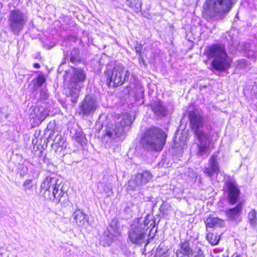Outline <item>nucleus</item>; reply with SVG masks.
<instances>
[{"mask_svg": "<svg viewBox=\"0 0 257 257\" xmlns=\"http://www.w3.org/2000/svg\"><path fill=\"white\" fill-rule=\"evenodd\" d=\"M189 119L192 130L194 132L196 138L198 141L197 144V155L198 156L210 154V134L203 130L204 119L202 116L196 111H191L189 113Z\"/></svg>", "mask_w": 257, "mask_h": 257, "instance_id": "nucleus-1", "label": "nucleus"}, {"mask_svg": "<svg viewBox=\"0 0 257 257\" xmlns=\"http://www.w3.org/2000/svg\"><path fill=\"white\" fill-rule=\"evenodd\" d=\"M166 141V135L161 128L150 127L143 135L141 144L143 148L149 151H160L162 150Z\"/></svg>", "mask_w": 257, "mask_h": 257, "instance_id": "nucleus-2", "label": "nucleus"}, {"mask_svg": "<svg viewBox=\"0 0 257 257\" xmlns=\"http://www.w3.org/2000/svg\"><path fill=\"white\" fill-rule=\"evenodd\" d=\"M204 54L208 59H212L211 66L217 71H224L228 69L230 63L223 45H211L206 47Z\"/></svg>", "mask_w": 257, "mask_h": 257, "instance_id": "nucleus-3", "label": "nucleus"}, {"mask_svg": "<svg viewBox=\"0 0 257 257\" xmlns=\"http://www.w3.org/2000/svg\"><path fill=\"white\" fill-rule=\"evenodd\" d=\"M237 0H206L204 13L214 20L222 19Z\"/></svg>", "mask_w": 257, "mask_h": 257, "instance_id": "nucleus-4", "label": "nucleus"}, {"mask_svg": "<svg viewBox=\"0 0 257 257\" xmlns=\"http://www.w3.org/2000/svg\"><path fill=\"white\" fill-rule=\"evenodd\" d=\"M149 217L150 215H148L145 219L139 218L132 225L128 232L131 242L135 244H141L144 241L147 230L151 226H153L152 228L155 226V221L150 220Z\"/></svg>", "mask_w": 257, "mask_h": 257, "instance_id": "nucleus-5", "label": "nucleus"}, {"mask_svg": "<svg viewBox=\"0 0 257 257\" xmlns=\"http://www.w3.org/2000/svg\"><path fill=\"white\" fill-rule=\"evenodd\" d=\"M106 80L109 86L116 87L128 81L130 72L125 70L122 64H116L112 70H108L105 73Z\"/></svg>", "mask_w": 257, "mask_h": 257, "instance_id": "nucleus-6", "label": "nucleus"}, {"mask_svg": "<svg viewBox=\"0 0 257 257\" xmlns=\"http://www.w3.org/2000/svg\"><path fill=\"white\" fill-rule=\"evenodd\" d=\"M84 72L81 69L76 68L71 78L68 88L66 90V94L71 97V101L75 103L78 98L81 88L83 87L82 82L85 79Z\"/></svg>", "mask_w": 257, "mask_h": 257, "instance_id": "nucleus-7", "label": "nucleus"}, {"mask_svg": "<svg viewBox=\"0 0 257 257\" xmlns=\"http://www.w3.org/2000/svg\"><path fill=\"white\" fill-rule=\"evenodd\" d=\"M28 21L27 15L18 10L10 12L8 18L9 30L16 35H19Z\"/></svg>", "mask_w": 257, "mask_h": 257, "instance_id": "nucleus-8", "label": "nucleus"}, {"mask_svg": "<svg viewBox=\"0 0 257 257\" xmlns=\"http://www.w3.org/2000/svg\"><path fill=\"white\" fill-rule=\"evenodd\" d=\"M152 178V175L149 171H145L142 173H138L134 178H132L128 181V189L132 190L139 189Z\"/></svg>", "mask_w": 257, "mask_h": 257, "instance_id": "nucleus-9", "label": "nucleus"}, {"mask_svg": "<svg viewBox=\"0 0 257 257\" xmlns=\"http://www.w3.org/2000/svg\"><path fill=\"white\" fill-rule=\"evenodd\" d=\"M98 103L94 97L87 95L79 105V113L89 115L93 113L98 107Z\"/></svg>", "mask_w": 257, "mask_h": 257, "instance_id": "nucleus-10", "label": "nucleus"}, {"mask_svg": "<svg viewBox=\"0 0 257 257\" xmlns=\"http://www.w3.org/2000/svg\"><path fill=\"white\" fill-rule=\"evenodd\" d=\"M119 234L116 223L114 225L111 224L109 227L104 232L100 238V244L103 246H108L113 242L114 237Z\"/></svg>", "mask_w": 257, "mask_h": 257, "instance_id": "nucleus-11", "label": "nucleus"}, {"mask_svg": "<svg viewBox=\"0 0 257 257\" xmlns=\"http://www.w3.org/2000/svg\"><path fill=\"white\" fill-rule=\"evenodd\" d=\"M104 127V129L103 131L104 139L112 140L123 135L122 128H118L115 123L108 122Z\"/></svg>", "mask_w": 257, "mask_h": 257, "instance_id": "nucleus-12", "label": "nucleus"}, {"mask_svg": "<svg viewBox=\"0 0 257 257\" xmlns=\"http://www.w3.org/2000/svg\"><path fill=\"white\" fill-rule=\"evenodd\" d=\"M62 183L61 180L58 179L56 177H52L50 176L47 177L43 181L41 185V189L42 191H44L43 193L44 197L45 198V195L47 193H51V192L55 190L56 188L61 185Z\"/></svg>", "mask_w": 257, "mask_h": 257, "instance_id": "nucleus-13", "label": "nucleus"}, {"mask_svg": "<svg viewBox=\"0 0 257 257\" xmlns=\"http://www.w3.org/2000/svg\"><path fill=\"white\" fill-rule=\"evenodd\" d=\"M228 198L229 203L235 204L239 197L240 191L236 184L233 181H227L224 188Z\"/></svg>", "mask_w": 257, "mask_h": 257, "instance_id": "nucleus-14", "label": "nucleus"}, {"mask_svg": "<svg viewBox=\"0 0 257 257\" xmlns=\"http://www.w3.org/2000/svg\"><path fill=\"white\" fill-rule=\"evenodd\" d=\"M48 115V111L44 106H35L30 113V117L34 119L37 123H41Z\"/></svg>", "mask_w": 257, "mask_h": 257, "instance_id": "nucleus-15", "label": "nucleus"}, {"mask_svg": "<svg viewBox=\"0 0 257 257\" xmlns=\"http://www.w3.org/2000/svg\"><path fill=\"white\" fill-rule=\"evenodd\" d=\"M203 171L210 178H212L214 174L219 173L220 169L216 155L213 154L211 156L209 160L208 167L204 168Z\"/></svg>", "mask_w": 257, "mask_h": 257, "instance_id": "nucleus-16", "label": "nucleus"}, {"mask_svg": "<svg viewBox=\"0 0 257 257\" xmlns=\"http://www.w3.org/2000/svg\"><path fill=\"white\" fill-rule=\"evenodd\" d=\"M115 123L118 128H122L123 134L125 131L129 129L132 123V117L128 113H125L119 116Z\"/></svg>", "mask_w": 257, "mask_h": 257, "instance_id": "nucleus-17", "label": "nucleus"}, {"mask_svg": "<svg viewBox=\"0 0 257 257\" xmlns=\"http://www.w3.org/2000/svg\"><path fill=\"white\" fill-rule=\"evenodd\" d=\"M242 210V204L241 203H239L233 208L227 210L226 214L230 220L235 222H239L241 220V214Z\"/></svg>", "mask_w": 257, "mask_h": 257, "instance_id": "nucleus-18", "label": "nucleus"}, {"mask_svg": "<svg viewBox=\"0 0 257 257\" xmlns=\"http://www.w3.org/2000/svg\"><path fill=\"white\" fill-rule=\"evenodd\" d=\"M73 216L75 222L78 225L86 227L88 224V216L80 209H77L73 213Z\"/></svg>", "mask_w": 257, "mask_h": 257, "instance_id": "nucleus-19", "label": "nucleus"}, {"mask_svg": "<svg viewBox=\"0 0 257 257\" xmlns=\"http://www.w3.org/2000/svg\"><path fill=\"white\" fill-rule=\"evenodd\" d=\"M62 185H58L55 190H53L52 193H46L45 195V199L47 200H54L55 199V202L56 203L59 202L62 196L65 194L64 191L62 190Z\"/></svg>", "mask_w": 257, "mask_h": 257, "instance_id": "nucleus-20", "label": "nucleus"}, {"mask_svg": "<svg viewBox=\"0 0 257 257\" xmlns=\"http://www.w3.org/2000/svg\"><path fill=\"white\" fill-rule=\"evenodd\" d=\"M206 231L208 230V228L213 227H221L224 225L225 222L223 220L212 216H210L206 218L205 221Z\"/></svg>", "mask_w": 257, "mask_h": 257, "instance_id": "nucleus-21", "label": "nucleus"}, {"mask_svg": "<svg viewBox=\"0 0 257 257\" xmlns=\"http://www.w3.org/2000/svg\"><path fill=\"white\" fill-rule=\"evenodd\" d=\"M152 108L154 112L158 116H163L167 114V109L160 100L155 101L152 105Z\"/></svg>", "mask_w": 257, "mask_h": 257, "instance_id": "nucleus-22", "label": "nucleus"}, {"mask_svg": "<svg viewBox=\"0 0 257 257\" xmlns=\"http://www.w3.org/2000/svg\"><path fill=\"white\" fill-rule=\"evenodd\" d=\"M180 246V248L177 250L176 252L180 251L183 255H186L188 257L192 254V249L191 248L188 242H181Z\"/></svg>", "mask_w": 257, "mask_h": 257, "instance_id": "nucleus-23", "label": "nucleus"}, {"mask_svg": "<svg viewBox=\"0 0 257 257\" xmlns=\"http://www.w3.org/2000/svg\"><path fill=\"white\" fill-rule=\"evenodd\" d=\"M126 5L135 12H140L142 3L141 0H126Z\"/></svg>", "mask_w": 257, "mask_h": 257, "instance_id": "nucleus-24", "label": "nucleus"}, {"mask_svg": "<svg viewBox=\"0 0 257 257\" xmlns=\"http://www.w3.org/2000/svg\"><path fill=\"white\" fill-rule=\"evenodd\" d=\"M24 190L27 194L29 195L33 194L34 185L33 184L32 180L28 179L26 180L23 185Z\"/></svg>", "mask_w": 257, "mask_h": 257, "instance_id": "nucleus-25", "label": "nucleus"}, {"mask_svg": "<svg viewBox=\"0 0 257 257\" xmlns=\"http://www.w3.org/2000/svg\"><path fill=\"white\" fill-rule=\"evenodd\" d=\"M256 212L254 209H251L248 214L247 219L252 226L257 225Z\"/></svg>", "mask_w": 257, "mask_h": 257, "instance_id": "nucleus-26", "label": "nucleus"}, {"mask_svg": "<svg viewBox=\"0 0 257 257\" xmlns=\"http://www.w3.org/2000/svg\"><path fill=\"white\" fill-rule=\"evenodd\" d=\"M206 239L212 245H216L219 242L220 236L217 234L207 233L206 234Z\"/></svg>", "mask_w": 257, "mask_h": 257, "instance_id": "nucleus-27", "label": "nucleus"}, {"mask_svg": "<svg viewBox=\"0 0 257 257\" xmlns=\"http://www.w3.org/2000/svg\"><path fill=\"white\" fill-rule=\"evenodd\" d=\"M45 77L43 75H40L37 78L36 85L37 86L40 87L45 82Z\"/></svg>", "mask_w": 257, "mask_h": 257, "instance_id": "nucleus-28", "label": "nucleus"}, {"mask_svg": "<svg viewBox=\"0 0 257 257\" xmlns=\"http://www.w3.org/2000/svg\"><path fill=\"white\" fill-rule=\"evenodd\" d=\"M73 52L74 53L75 55H72V52L71 53L70 55V61L72 63H74L77 59L78 57V50H74Z\"/></svg>", "mask_w": 257, "mask_h": 257, "instance_id": "nucleus-29", "label": "nucleus"}, {"mask_svg": "<svg viewBox=\"0 0 257 257\" xmlns=\"http://www.w3.org/2000/svg\"><path fill=\"white\" fill-rule=\"evenodd\" d=\"M135 49L137 54H138L139 55H141L142 50V46L141 45V44L137 43V44L135 46Z\"/></svg>", "mask_w": 257, "mask_h": 257, "instance_id": "nucleus-30", "label": "nucleus"}, {"mask_svg": "<svg viewBox=\"0 0 257 257\" xmlns=\"http://www.w3.org/2000/svg\"><path fill=\"white\" fill-rule=\"evenodd\" d=\"M48 97V93L44 90H41V93H40V98L43 100H45Z\"/></svg>", "mask_w": 257, "mask_h": 257, "instance_id": "nucleus-31", "label": "nucleus"}, {"mask_svg": "<svg viewBox=\"0 0 257 257\" xmlns=\"http://www.w3.org/2000/svg\"><path fill=\"white\" fill-rule=\"evenodd\" d=\"M212 257H226L224 254H222V252L217 253L216 250H214V254L212 255Z\"/></svg>", "mask_w": 257, "mask_h": 257, "instance_id": "nucleus-32", "label": "nucleus"}, {"mask_svg": "<svg viewBox=\"0 0 257 257\" xmlns=\"http://www.w3.org/2000/svg\"><path fill=\"white\" fill-rule=\"evenodd\" d=\"M193 257H204L203 252L200 249L195 253Z\"/></svg>", "mask_w": 257, "mask_h": 257, "instance_id": "nucleus-33", "label": "nucleus"}, {"mask_svg": "<svg viewBox=\"0 0 257 257\" xmlns=\"http://www.w3.org/2000/svg\"><path fill=\"white\" fill-rule=\"evenodd\" d=\"M139 56H140L139 58V63L140 64L145 65V62L144 58L142 57L141 55H139Z\"/></svg>", "mask_w": 257, "mask_h": 257, "instance_id": "nucleus-34", "label": "nucleus"}, {"mask_svg": "<svg viewBox=\"0 0 257 257\" xmlns=\"http://www.w3.org/2000/svg\"><path fill=\"white\" fill-rule=\"evenodd\" d=\"M22 172L20 173V174H21V175L23 176L26 173L27 168L26 167H24L23 166H22Z\"/></svg>", "mask_w": 257, "mask_h": 257, "instance_id": "nucleus-35", "label": "nucleus"}, {"mask_svg": "<svg viewBox=\"0 0 257 257\" xmlns=\"http://www.w3.org/2000/svg\"><path fill=\"white\" fill-rule=\"evenodd\" d=\"M177 257H188L186 255H183V254L180 252H176Z\"/></svg>", "mask_w": 257, "mask_h": 257, "instance_id": "nucleus-36", "label": "nucleus"}, {"mask_svg": "<svg viewBox=\"0 0 257 257\" xmlns=\"http://www.w3.org/2000/svg\"><path fill=\"white\" fill-rule=\"evenodd\" d=\"M34 67L38 69L40 67V65L39 63H36L34 64Z\"/></svg>", "mask_w": 257, "mask_h": 257, "instance_id": "nucleus-37", "label": "nucleus"}, {"mask_svg": "<svg viewBox=\"0 0 257 257\" xmlns=\"http://www.w3.org/2000/svg\"><path fill=\"white\" fill-rule=\"evenodd\" d=\"M235 257H242V256L240 254H238L236 256H235Z\"/></svg>", "mask_w": 257, "mask_h": 257, "instance_id": "nucleus-38", "label": "nucleus"}]
</instances>
